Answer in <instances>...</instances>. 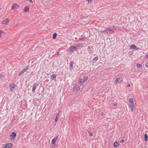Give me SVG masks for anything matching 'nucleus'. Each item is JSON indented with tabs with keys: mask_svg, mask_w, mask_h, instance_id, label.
I'll use <instances>...</instances> for the list:
<instances>
[{
	"mask_svg": "<svg viewBox=\"0 0 148 148\" xmlns=\"http://www.w3.org/2000/svg\"><path fill=\"white\" fill-rule=\"evenodd\" d=\"M129 101L130 103H134L133 99L132 98H130L129 99Z\"/></svg>",
	"mask_w": 148,
	"mask_h": 148,
	"instance_id": "c85d7f7f",
	"label": "nucleus"
},
{
	"mask_svg": "<svg viewBox=\"0 0 148 148\" xmlns=\"http://www.w3.org/2000/svg\"><path fill=\"white\" fill-rule=\"evenodd\" d=\"M88 133L89 136H92V132L91 131H90V130H88Z\"/></svg>",
	"mask_w": 148,
	"mask_h": 148,
	"instance_id": "393cba45",
	"label": "nucleus"
},
{
	"mask_svg": "<svg viewBox=\"0 0 148 148\" xmlns=\"http://www.w3.org/2000/svg\"><path fill=\"white\" fill-rule=\"evenodd\" d=\"M129 106L131 110V111H133L134 108V103H130Z\"/></svg>",
	"mask_w": 148,
	"mask_h": 148,
	"instance_id": "1a4fd4ad",
	"label": "nucleus"
},
{
	"mask_svg": "<svg viewBox=\"0 0 148 148\" xmlns=\"http://www.w3.org/2000/svg\"><path fill=\"white\" fill-rule=\"evenodd\" d=\"M82 45V43H78L75 46V48H76V50L79 48V47L81 46Z\"/></svg>",
	"mask_w": 148,
	"mask_h": 148,
	"instance_id": "aec40b11",
	"label": "nucleus"
},
{
	"mask_svg": "<svg viewBox=\"0 0 148 148\" xmlns=\"http://www.w3.org/2000/svg\"><path fill=\"white\" fill-rule=\"evenodd\" d=\"M89 3H91L93 0H86Z\"/></svg>",
	"mask_w": 148,
	"mask_h": 148,
	"instance_id": "7c9ffc66",
	"label": "nucleus"
},
{
	"mask_svg": "<svg viewBox=\"0 0 148 148\" xmlns=\"http://www.w3.org/2000/svg\"><path fill=\"white\" fill-rule=\"evenodd\" d=\"M145 66L147 67H148V62H147L145 64Z\"/></svg>",
	"mask_w": 148,
	"mask_h": 148,
	"instance_id": "72a5a7b5",
	"label": "nucleus"
},
{
	"mask_svg": "<svg viewBox=\"0 0 148 148\" xmlns=\"http://www.w3.org/2000/svg\"><path fill=\"white\" fill-rule=\"evenodd\" d=\"M103 32L104 33V34L106 35H107L108 34V32L107 29L106 30L103 31Z\"/></svg>",
	"mask_w": 148,
	"mask_h": 148,
	"instance_id": "5701e85b",
	"label": "nucleus"
},
{
	"mask_svg": "<svg viewBox=\"0 0 148 148\" xmlns=\"http://www.w3.org/2000/svg\"><path fill=\"white\" fill-rule=\"evenodd\" d=\"M16 87V84L14 83L11 84L9 86L10 90L12 92L15 90V89Z\"/></svg>",
	"mask_w": 148,
	"mask_h": 148,
	"instance_id": "f257e3e1",
	"label": "nucleus"
},
{
	"mask_svg": "<svg viewBox=\"0 0 148 148\" xmlns=\"http://www.w3.org/2000/svg\"><path fill=\"white\" fill-rule=\"evenodd\" d=\"M57 36V34L56 33H54L53 35V39H55L56 38Z\"/></svg>",
	"mask_w": 148,
	"mask_h": 148,
	"instance_id": "b1692460",
	"label": "nucleus"
},
{
	"mask_svg": "<svg viewBox=\"0 0 148 148\" xmlns=\"http://www.w3.org/2000/svg\"><path fill=\"white\" fill-rule=\"evenodd\" d=\"M58 53H59V52H57V54H58Z\"/></svg>",
	"mask_w": 148,
	"mask_h": 148,
	"instance_id": "a19ab883",
	"label": "nucleus"
},
{
	"mask_svg": "<svg viewBox=\"0 0 148 148\" xmlns=\"http://www.w3.org/2000/svg\"><path fill=\"white\" fill-rule=\"evenodd\" d=\"M28 69V66H27L25 68H24L18 74L19 76H21Z\"/></svg>",
	"mask_w": 148,
	"mask_h": 148,
	"instance_id": "7ed1b4c3",
	"label": "nucleus"
},
{
	"mask_svg": "<svg viewBox=\"0 0 148 148\" xmlns=\"http://www.w3.org/2000/svg\"><path fill=\"white\" fill-rule=\"evenodd\" d=\"M120 144L119 143L117 142V141L115 142L114 143V146L116 147H117Z\"/></svg>",
	"mask_w": 148,
	"mask_h": 148,
	"instance_id": "dca6fc26",
	"label": "nucleus"
},
{
	"mask_svg": "<svg viewBox=\"0 0 148 148\" xmlns=\"http://www.w3.org/2000/svg\"><path fill=\"white\" fill-rule=\"evenodd\" d=\"M10 21V20L8 18H6L5 19H4L3 20V21L2 22V23L3 25H8L9 22Z\"/></svg>",
	"mask_w": 148,
	"mask_h": 148,
	"instance_id": "20e7f679",
	"label": "nucleus"
},
{
	"mask_svg": "<svg viewBox=\"0 0 148 148\" xmlns=\"http://www.w3.org/2000/svg\"><path fill=\"white\" fill-rule=\"evenodd\" d=\"M73 61H71L70 62V67H69V69L71 70L73 69Z\"/></svg>",
	"mask_w": 148,
	"mask_h": 148,
	"instance_id": "f3484780",
	"label": "nucleus"
},
{
	"mask_svg": "<svg viewBox=\"0 0 148 148\" xmlns=\"http://www.w3.org/2000/svg\"><path fill=\"white\" fill-rule=\"evenodd\" d=\"M58 136H56L51 141V143L52 144V145L55 146L56 142L58 139Z\"/></svg>",
	"mask_w": 148,
	"mask_h": 148,
	"instance_id": "39448f33",
	"label": "nucleus"
},
{
	"mask_svg": "<svg viewBox=\"0 0 148 148\" xmlns=\"http://www.w3.org/2000/svg\"><path fill=\"white\" fill-rule=\"evenodd\" d=\"M88 77H84L83 79V80L84 81V82L87 80Z\"/></svg>",
	"mask_w": 148,
	"mask_h": 148,
	"instance_id": "bb28decb",
	"label": "nucleus"
},
{
	"mask_svg": "<svg viewBox=\"0 0 148 148\" xmlns=\"http://www.w3.org/2000/svg\"><path fill=\"white\" fill-rule=\"evenodd\" d=\"M12 146V144L11 143H9L5 145L3 148H11Z\"/></svg>",
	"mask_w": 148,
	"mask_h": 148,
	"instance_id": "f8f14e48",
	"label": "nucleus"
},
{
	"mask_svg": "<svg viewBox=\"0 0 148 148\" xmlns=\"http://www.w3.org/2000/svg\"><path fill=\"white\" fill-rule=\"evenodd\" d=\"M148 58V54L145 57V58Z\"/></svg>",
	"mask_w": 148,
	"mask_h": 148,
	"instance_id": "58836bf2",
	"label": "nucleus"
},
{
	"mask_svg": "<svg viewBox=\"0 0 148 148\" xmlns=\"http://www.w3.org/2000/svg\"><path fill=\"white\" fill-rule=\"evenodd\" d=\"M59 116V113H58V114L56 115V117H57V118Z\"/></svg>",
	"mask_w": 148,
	"mask_h": 148,
	"instance_id": "e433bc0d",
	"label": "nucleus"
},
{
	"mask_svg": "<svg viewBox=\"0 0 148 148\" xmlns=\"http://www.w3.org/2000/svg\"><path fill=\"white\" fill-rule=\"evenodd\" d=\"M122 81L123 79L121 78H118L115 80L114 83L115 85H116L119 82H121Z\"/></svg>",
	"mask_w": 148,
	"mask_h": 148,
	"instance_id": "6e6552de",
	"label": "nucleus"
},
{
	"mask_svg": "<svg viewBox=\"0 0 148 148\" xmlns=\"http://www.w3.org/2000/svg\"><path fill=\"white\" fill-rule=\"evenodd\" d=\"M58 121V118L57 117H56L55 119V122H56L57 121Z\"/></svg>",
	"mask_w": 148,
	"mask_h": 148,
	"instance_id": "c9c22d12",
	"label": "nucleus"
},
{
	"mask_svg": "<svg viewBox=\"0 0 148 148\" xmlns=\"http://www.w3.org/2000/svg\"><path fill=\"white\" fill-rule=\"evenodd\" d=\"M24 10L25 12H28L29 11V8L28 6H26L24 8Z\"/></svg>",
	"mask_w": 148,
	"mask_h": 148,
	"instance_id": "6ab92c4d",
	"label": "nucleus"
},
{
	"mask_svg": "<svg viewBox=\"0 0 148 148\" xmlns=\"http://www.w3.org/2000/svg\"><path fill=\"white\" fill-rule=\"evenodd\" d=\"M84 82L82 79H80L78 81V83L80 85L83 84Z\"/></svg>",
	"mask_w": 148,
	"mask_h": 148,
	"instance_id": "a211bd4d",
	"label": "nucleus"
},
{
	"mask_svg": "<svg viewBox=\"0 0 148 148\" xmlns=\"http://www.w3.org/2000/svg\"><path fill=\"white\" fill-rule=\"evenodd\" d=\"M137 67L138 68H140L141 66V65L139 64H137Z\"/></svg>",
	"mask_w": 148,
	"mask_h": 148,
	"instance_id": "c756f323",
	"label": "nucleus"
},
{
	"mask_svg": "<svg viewBox=\"0 0 148 148\" xmlns=\"http://www.w3.org/2000/svg\"><path fill=\"white\" fill-rule=\"evenodd\" d=\"M124 141V140L123 139H121L120 141V143H123Z\"/></svg>",
	"mask_w": 148,
	"mask_h": 148,
	"instance_id": "473e14b6",
	"label": "nucleus"
},
{
	"mask_svg": "<svg viewBox=\"0 0 148 148\" xmlns=\"http://www.w3.org/2000/svg\"><path fill=\"white\" fill-rule=\"evenodd\" d=\"M130 49H136V50H138V47H137L135 45H132L130 47Z\"/></svg>",
	"mask_w": 148,
	"mask_h": 148,
	"instance_id": "2eb2a0df",
	"label": "nucleus"
},
{
	"mask_svg": "<svg viewBox=\"0 0 148 148\" xmlns=\"http://www.w3.org/2000/svg\"><path fill=\"white\" fill-rule=\"evenodd\" d=\"M117 105V103H114V106H115Z\"/></svg>",
	"mask_w": 148,
	"mask_h": 148,
	"instance_id": "ea45409f",
	"label": "nucleus"
},
{
	"mask_svg": "<svg viewBox=\"0 0 148 148\" xmlns=\"http://www.w3.org/2000/svg\"><path fill=\"white\" fill-rule=\"evenodd\" d=\"M19 7V5L17 4L14 3H13L11 9L12 10H15L16 9H17Z\"/></svg>",
	"mask_w": 148,
	"mask_h": 148,
	"instance_id": "0eeeda50",
	"label": "nucleus"
},
{
	"mask_svg": "<svg viewBox=\"0 0 148 148\" xmlns=\"http://www.w3.org/2000/svg\"><path fill=\"white\" fill-rule=\"evenodd\" d=\"M3 32L2 30H0V37H1V35L2 34Z\"/></svg>",
	"mask_w": 148,
	"mask_h": 148,
	"instance_id": "2f4dec72",
	"label": "nucleus"
},
{
	"mask_svg": "<svg viewBox=\"0 0 148 148\" xmlns=\"http://www.w3.org/2000/svg\"><path fill=\"white\" fill-rule=\"evenodd\" d=\"M77 50L76 49V48H75V46L72 47L71 46L70 47V48L69 49V52H73L74 51H76Z\"/></svg>",
	"mask_w": 148,
	"mask_h": 148,
	"instance_id": "ddd939ff",
	"label": "nucleus"
},
{
	"mask_svg": "<svg viewBox=\"0 0 148 148\" xmlns=\"http://www.w3.org/2000/svg\"><path fill=\"white\" fill-rule=\"evenodd\" d=\"M73 91L77 92L79 91L80 90V86L79 85H76L74 86L73 88Z\"/></svg>",
	"mask_w": 148,
	"mask_h": 148,
	"instance_id": "423d86ee",
	"label": "nucleus"
},
{
	"mask_svg": "<svg viewBox=\"0 0 148 148\" xmlns=\"http://www.w3.org/2000/svg\"><path fill=\"white\" fill-rule=\"evenodd\" d=\"M130 86V85L129 84H128L127 85V87H128Z\"/></svg>",
	"mask_w": 148,
	"mask_h": 148,
	"instance_id": "4c0bfd02",
	"label": "nucleus"
},
{
	"mask_svg": "<svg viewBox=\"0 0 148 148\" xmlns=\"http://www.w3.org/2000/svg\"><path fill=\"white\" fill-rule=\"evenodd\" d=\"M57 75L55 74H53L51 76V80H54L55 81H56V77Z\"/></svg>",
	"mask_w": 148,
	"mask_h": 148,
	"instance_id": "9d476101",
	"label": "nucleus"
},
{
	"mask_svg": "<svg viewBox=\"0 0 148 148\" xmlns=\"http://www.w3.org/2000/svg\"><path fill=\"white\" fill-rule=\"evenodd\" d=\"M16 136V134L14 132H12L11 133L10 135V138L11 140H12V139H15Z\"/></svg>",
	"mask_w": 148,
	"mask_h": 148,
	"instance_id": "f03ea898",
	"label": "nucleus"
},
{
	"mask_svg": "<svg viewBox=\"0 0 148 148\" xmlns=\"http://www.w3.org/2000/svg\"><path fill=\"white\" fill-rule=\"evenodd\" d=\"M114 29H115L114 28H109L107 29L108 32L110 34L112 33Z\"/></svg>",
	"mask_w": 148,
	"mask_h": 148,
	"instance_id": "9b49d317",
	"label": "nucleus"
},
{
	"mask_svg": "<svg viewBox=\"0 0 148 148\" xmlns=\"http://www.w3.org/2000/svg\"><path fill=\"white\" fill-rule=\"evenodd\" d=\"M38 85L37 83L35 84H34V85L32 91V92L33 93L34 92L36 89V87L38 86Z\"/></svg>",
	"mask_w": 148,
	"mask_h": 148,
	"instance_id": "4468645a",
	"label": "nucleus"
},
{
	"mask_svg": "<svg viewBox=\"0 0 148 148\" xmlns=\"http://www.w3.org/2000/svg\"><path fill=\"white\" fill-rule=\"evenodd\" d=\"M4 77V75L0 74V79H2Z\"/></svg>",
	"mask_w": 148,
	"mask_h": 148,
	"instance_id": "cd10ccee",
	"label": "nucleus"
},
{
	"mask_svg": "<svg viewBox=\"0 0 148 148\" xmlns=\"http://www.w3.org/2000/svg\"><path fill=\"white\" fill-rule=\"evenodd\" d=\"M28 1L30 2L31 3H33V1L32 0H27Z\"/></svg>",
	"mask_w": 148,
	"mask_h": 148,
	"instance_id": "f704fd0d",
	"label": "nucleus"
},
{
	"mask_svg": "<svg viewBox=\"0 0 148 148\" xmlns=\"http://www.w3.org/2000/svg\"><path fill=\"white\" fill-rule=\"evenodd\" d=\"M85 37H84L83 36H82L81 37H79V40H83L85 38Z\"/></svg>",
	"mask_w": 148,
	"mask_h": 148,
	"instance_id": "a878e982",
	"label": "nucleus"
},
{
	"mask_svg": "<svg viewBox=\"0 0 148 148\" xmlns=\"http://www.w3.org/2000/svg\"><path fill=\"white\" fill-rule=\"evenodd\" d=\"M98 57L97 56L95 57L92 60V62L95 63L98 60Z\"/></svg>",
	"mask_w": 148,
	"mask_h": 148,
	"instance_id": "412c9836",
	"label": "nucleus"
},
{
	"mask_svg": "<svg viewBox=\"0 0 148 148\" xmlns=\"http://www.w3.org/2000/svg\"><path fill=\"white\" fill-rule=\"evenodd\" d=\"M145 140L146 142L148 140V136L147 134L145 135Z\"/></svg>",
	"mask_w": 148,
	"mask_h": 148,
	"instance_id": "4be33fe9",
	"label": "nucleus"
}]
</instances>
